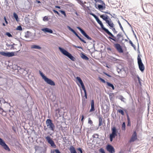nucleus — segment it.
<instances>
[{
	"label": "nucleus",
	"mask_w": 153,
	"mask_h": 153,
	"mask_svg": "<svg viewBox=\"0 0 153 153\" xmlns=\"http://www.w3.org/2000/svg\"><path fill=\"white\" fill-rule=\"evenodd\" d=\"M59 49L63 54L67 56L72 61H75V58L66 50L60 47H59Z\"/></svg>",
	"instance_id": "f257e3e1"
},
{
	"label": "nucleus",
	"mask_w": 153,
	"mask_h": 153,
	"mask_svg": "<svg viewBox=\"0 0 153 153\" xmlns=\"http://www.w3.org/2000/svg\"><path fill=\"white\" fill-rule=\"evenodd\" d=\"M39 74L42 79L47 84L51 85L54 86L55 85V82L51 79L48 78L46 76H45L43 73L39 71Z\"/></svg>",
	"instance_id": "f03ea898"
},
{
	"label": "nucleus",
	"mask_w": 153,
	"mask_h": 153,
	"mask_svg": "<svg viewBox=\"0 0 153 153\" xmlns=\"http://www.w3.org/2000/svg\"><path fill=\"white\" fill-rule=\"evenodd\" d=\"M46 124L48 128L51 130L54 131L55 129V126L50 119H48L46 120Z\"/></svg>",
	"instance_id": "7ed1b4c3"
},
{
	"label": "nucleus",
	"mask_w": 153,
	"mask_h": 153,
	"mask_svg": "<svg viewBox=\"0 0 153 153\" xmlns=\"http://www.w3.org/2000/svg\"><path fill=\"white\" fill-rule=\"evenodd\" d=\"M137 63L140 70L142 72L144 70L145 67L143 64L141 58L140 57L139 55H138L137 58Z\"/></svg>",
	"instance_id": "20e7f679"
},
{
	"label": "nucleus",
	"mask_w": 153,
	"mask_h": 153,
	"mask_svg": "<svg viewBox=\"0 0 153 153\" xmlns=\"http://www.w3.org/2000/svg\"><path fill=\"white\" fill-rule=\"evenodd\" d=\"M0 54L4 56L11 57L15 56L14 52H8L6 51L0 52Z\"/></svg>",
	"instance_id": "39448f33"
},
{
	"label": "nucleus",
	"mask_w": 153,
	"mask_h": 153,
	"mask_svg": "<svg viewBox=\"0 0 153 153\" xmlns=\"http://www.w3.org/2000/svg\"><path fill=\"white\" fill-rule=\"evenodd\" d=\"M0 145H1L5 150L10 151V150L8 146L5 143L4 141L1 138H0Z\"/></svg>",
	"instance_id": "423d86ee"
},
{
	"label": "nucleus",
	"mask_w": 153,
	"mask_h": 153,
	"mask_svg": "<svg viewBox=\"0 0 153 153\" xmlns=\"http://www.w3.org/2000/svg\"><path fill=\"white\" fill-rule=\"evenodd\" d=\"M67 27L69 29V30L71 31L72 32H73L76 35V36L81 41L85 43H86V42L85 41H84L83 39L81 38L73 29L71 27H70L69 26H67Z\"/></svg>",
	"instance_id": "0eeeda50"
},
{
	"label": "nucleus",
	"mask_w": 153,
	"mask_h": 153,
	"mask_svg": "<svg viewBox=\"0 0 153 153\" xmlns=\"http://www.w3.org/2000/svg\"><path fill=\"white\" fill-rule=\"evenodd\" d=\"M105 32L107 33L109 35L112 37H111L110 36L108 37V38L109 39H111L116 42H118V39H116V37L115 36H114L113 35V34L108 30V29L106 30V31H105Z\"/></svg>",
	"instance_id": "6e6552de"
},
{
	"label": "nucleus",
	"mask_w": 153,
	"mask_h": 153,
	"mask_svg": "<svg viewBox=\"0 0 153 153\" xmlns=\"http://www.w3.org/2000/svg\"><path fill=\"white\" fill-rule=\"evenodd\" d=\"M45 138L47 140L48 143L51 145V146L54 148H56V146L55 145L54 142L49 136L46 137Z\"/></svg>",
	"instance_id": "1a4fd4ad"
},
{
	"label": "nucleus",
	"mask_w": 153,
	"mask_h": 153,
	"mask_svg": "<svg viewBox=\"0 0 153 153\" xmlns=\"http://www.w3.org/2000/svg\"><path fill=\"white\" fill-rule=\"evenodd\" d=\"M106 149L110 153H114L115 152L114 148L110 145H108L106 147Z\"/></svg>",
	"instance_id": "9d476101"
},
{
	"label": "nucleus",
	"mask_w": 153,
	"mask_h": 153,
	"mask_svg": "<svg viewBox=\"0 0 153 153\" xmlns=\"http://www.w3.org/2000/svg\"><path fill=\"white\" fill-rule=\"evenodd\" d=\"M114 47L117 50V51L120 53L123 52V51L121 46L119 44H114Z\"/></svg>",
	"instance_id": "9b49d317"
},
{
	"label": "nucleus",
	"mask_w": 153,
	"mask_h": 153,
	"mask_svg": "<svg viewBox=\"0 0 153 153\" xmlns=\"http://www.w3.org/2000/svg\"><path fill=\"white\" fill-rule=\"evenodd\" d=\"M117 70L118 74H121L122 72L124 71V69L120 64H119L116 67Z\"/></svg>",
	"instance_id": "f8f14e48"
},
{
	"label": "nucleus",
	"mask_w": 153,
	"mask_h": 153,
	"mask_svg": "<svg viewBox=\"0 0 153 153\" xmlns=\"http://www.w3.org/2000/svg\"><path fill=\"white\" fill-rule=\"evenodd\" d=\"M96 20L97 23L100 25L101 28L102 30L105 31L106 30L108 29L104 26V25L102 22L100 20L98 17L97 18Z\"/></svg>",
	"instance_id": "ddd939ff"
},
{
	"label": "nucleus",
	"mask_w": 153,
	"mask_h": 153,
	"mask_svg": "<svg viewBox=\"0 0 153 153\" xmlns=\"http://www.w3.org/2000/svg\"><path fill=\"white\" fill-rule=\"evenodd\" d=\"M137 137L136 132L135 131H134L131 138L129 140V142L131 143V142H134L137 139Z\"/></svg>",
	"instance_id": "4468645a"
},
{
	"label": "nucleus",
	"mask_w": 153,
	"mask_h": 153,
	"mask_svg": "<svg viewBox=\"0 0 153 153\" xmlns=\"http://www.w3.org/2000/svg\"><path fill=\"white\" fill-rule=\"evenodd\" d=\"M41 30L45 33H53V30L48 27L42 28L41 29Z\"/></svg>",
	"instance_id": "2eb2a0df"
},
{
	"label": "nucleus",
	"mask_w": 153,
	"mask_h": 153,
	"mask_svg": "<svg viewBox=\"0 0 153 153\" xmlns=\"http://www.w3.org/2000/svg\"><path fill=\"white\" fill-rule=\"evenodd\" d=\"M76 78L81 85L82 88H85V87L84 86V84L80 78L79 76H77L76 77Z\"/></svg>",
	"instance_id": "dca6fc26"
},
{
	"label": "nucleus",
	"mask_w": 153,
	"mask_h": 153,
	"mask_svg": "<svg viewBox=\"0 0 153 153\" xmlns=\"http://www.w3.org/2000/svg\"><path fill=\"white\" fill-rule=\"evenodd\" d=\"M94 100H92L91 101V108L90 110V112H92L94 111Z\"/></svg>",
	"instance_id": "f3484780"
},
{
	"label": "nucleus",
	"mask_w": 153,
	"mask_h": 153,
	"mask_svg": "<svg viewBox=\"0 0 153 153\" xmlns=\"http://www.w3.org/2000/svg\"><path fill=\"white\" fill-rule=\"evenodd\" d=\"M106 22L108 25L110 27H114V24L111 19L109 20H108Z\"/></svg>",
	"instance_id": "a211bd4d"
},
{
	"label": "nucleus",
	"mask_w": 153,
	"mask_h": 153,
	"mask_svg": "<svg viewBox=\"0 0 153 153\" xmlns=\"http://www.w3.org/2000/svg\"><path fill=\"white\" fill-rule=\"evenodd\" d=\"M100 17L105 22L108 20V16L107 15L105 16V15L103 14L100 15Z\"/></svg>",
	"instance_id": "6ab92c4d"
},
{
	"label": "nucleus",
	"mask_w": 153,
	"mask_h": 153,
	"mask_svg": "<svg viewBox=\"0 0 153 153\" xmlns=\"http://www.w3.org/2000/svg\"><path fill=\"white\" fill-rule=\"evenodd\" d=\"M80 56L81 57L84 59L86 60H89V58L83 53H81Z\"/></svg>",
	"instance_id": "aec40b11"
},
{
	"label": "nucleus",
	"mask_w": 153,
	"mask_h": 153,
	"mask_svg": "<svg viewBox=\"0 0 153 153\" xmlns=\"http://www.w3.org/2000/svg\"><path fill=\"white\" fill-rule=\"evenodd\" d=\"M109 59L110 60H111L114 62H118L119 61H120V59H117L112 56H110Z\"/></svg>",
	"instance_id": "412c9836"
},
{
	"label": "nucleus",
	"mask_w": 153,
	"mask_h": 153,
	"mask_svg": "<svg viewBox=\"0 0 153 153\" xmlns=\"http://www.w3.org/2000/svg\"><path fill=\"white\" fill-rule=\"evenodd\" d=\"M81 32L82 34L85 36L87 34L80 27H76Z\"/></svg>",
	"instance_id": "4be33fe9"
},
{
	"label": "nucleus",
	"mask_w": 153,
	"mask_h": 153,
	"mask_svg": "<svg viewBox=\"0 0 153 153\" xmlns=\"http://www.w3.org/2000/svg\"><path fill=\"white\" fill-rule=\"evenodd\" d=\"M31 48L32 49H37L39 50L41 49V47L38 45H32L31 46Z\"/></svg>",
	"instance_id": "5701e85b"
},
{
	"label": "nucleus",
	"mask_w": 153,
	"mask_h": 153,
	"mask_svg": "<svg viewBox=\"0 0 153 153\" xmlns=\"http://www.w3.org/2000/svg\"><path fill=\"white\" fill-rule=\"evenodd\" d=\"M99 119V126H100L102 125V118L100 116L98 117Z\"/></svg>",
	"instance_id": "b1692460"
},
{
	"label": "nucleus",
	"mask_w": 153,
	"mask_h": 153,
	"mask_svg": "<svg viewBox=\"0 0 153 153\" xmlns=\"http://www.w3.org/2000/svg\"><path fill=\"white\" fill-rule=\"evenodd\" d=\"M69 150L71 153H77L74 148L73 146L70 147Z\"/></svg>",
	"instance_id": "393cba45"
},
{
	"label": "nucleus",
	"mask_w": 153,
	"mask_h": 153,
	"mask_svg": "<svg viewBox=\"0 0 153 153\" xmlns=\"http://www.w3.org/2000/svg\"><path fill=\"white\" fill-rule=\"evenodd\" d=\"M111 133L117 135V131L115 127H114L111 129Z\"/></svg>",
	"instance_id": "a878e982"
},
{
	"label": "nucleus",
	"mask_w": 153,
	"mask_h": 153,
	"mask_svg": "<svg viewBox=\"0 0 153 153\" xmlns=\"http://www.w3.org/2000/svg\"><path fill=\"white\" fill-rule=\"evenodd\" d=\"M31 36V33L28 31L27 32L25 33V36L26 38H28Z\"/></svg>",
	"instance_id": "bb28decb"
},
{
	"label": "nucleus",
	"mask_w": 153,
	"mask_h": 153,
	"mask_svg": "<svg viewBox=\"0 0 153 153\" xmlns=\"http://www.w3.org/2000/svg\"><path fill=\"white\" fill-rule=\"evenodd\" d=\"M13 17L16 19L17 22H18L19 21V18L17 14L15 13H13Z\"/></svg>",
	"instance_id": "cd10ccee"
},
{
	"label": "nucleus",
	"mask_w": 153,
	"mask_h": 153,
	"mask_svg": "<svg viewBox=\"0 0 153 153\" xmlns=\"http://www.w3.org/2000/svg\"><path fill=\"white\" fill-rule=\"evenodd\" d=\"M106 83L107 85L109 87H111L113 90L114 89V87L113 84L108 82H106Z\"/></svg>",
	"instance_id": "c85d7f7f"
},
{
	"label": "nucleus",
	"mask_w": 153,
	"mask_h": 153,
	"mask_svg": "<svg viewBox=\"0 0 153 153\" xmlns=\"http://www.w3.org/2000/svg\"><path fill=\"white\" fill-rule=\"evenodd\" d=\"M118 98L119 99L121 100L122 101L125 102V98L121 95L118 96Z\"/></svg>",
	"instance_id": "c756f323"
},
{
	"label": "nucleus",
	"mask_w": 153,
	"mask_h": 153,
	"mask_svg": "<svg viewBox=\"0 0 153 153\" xmlns=\"http://www.w3.org/2000/svg\"><path fill=\"white\" fill-rule=\"evenodd\" d=\"M76 1L79 4L82 6H84V3L82 1H81V0H76Z\"/></svg>",
	"instance_id": "7c9ffc66"
},
{
	"label": "nucleus",
	"mask_w": 153,
	"mask_h": 153,
	"mask_svg": "<svg viewBox=\"0 0 153 153\" xmlns=\"http://www.w3.org/2000/svg\"><path fill=\"white\" fill-rule=\"evenodd\" d=\"M129 43L131 45V46L134 48V49L135 50H136V46L133 44L131 40H130L129 41Z\"/></svg>",
	"instance_id": "2f4dec72"
},
{
	"label": "nucleus",
	"mask_w": 153,
	"mask_h": 153,
	"mask_svg": "<svg viewBox=\"0 0 153 153\" xmlns=\"http://www.w3.org/2000/svg\"><path fill=\"white\" fill-rule=\"evenodd\" d=\"M85 37L88 39L89 40H92L93 42H95V41L94 40H93L90 37H89V36L87 34L85 36Z\"/></svg>",
	"instance_id": "473e14b6"
},
{
	"label": "nucleus",
	"mask_w": 153,
	"mask_h": 153,
	"mask_svg": "<svg viewBox=\"0 0 153 153\" xmlns=\"http://www.w3.org/2000/svg\"><path fill=\"white\" fill-rule=\"evenodd\" d=\"M82 90H83L84 93H85V97L86 99H87V96L86 91L85 88H82Z\"/></svg>",
	"instance_id": "72a5a7b5"
},
{
	"label": "nucleus",
	"mask_w": 153,
	"mask_h": 153,
	"mask_svg": "<svg viewBox=\"0 0 153 153\" xmlns=\"http://www.w3.org/2000/svg\"><path fill=\"white\" fill-rule=\"evenodd\" d=\"M118 23L119 25V26L120 27V29L123 31L125 33V32L123 30V27H122V26L119 20L118 21Z\"/></svg>",
	"instance_id": "f704fd0d"
},
{
	"label": "nucleus",
	"mask_w": 153,
	"mask_h": 153,
	"mask_svg": "<svg viewBox=\"0 0 153 153\" xmlns=\"http://www.w3.org/2000/svg\"><path fill=\"white\" fill-rule=\"evenodd\" d=\"M117 111L119 113H120L122 115H124V113L123 110L122 109H118Z\"/></svg>",
	"instance_id": "c9c22d12"
},
{
	"label": "nucleus",
	"mask_w": 153,
	"mask_h": 153,
	"mask_svg": "<svg viewBox=\"0 0 153 153\" xmlns=\"http://www.w3.org/2000/svg\"><path fill=\"white\" fill-rule=\"evenodd\" d=\"M126 124L125 122H123L122 125V128L123 130H125Z\"/></svg>",
	"instance_id": "e433bc0d"
},
{
	"label": "nucleus",
	"mask_w": 153,
	"mask_h": 153,
	"mask_svg": "<svg viewBox=\"0 0 153 153\" xmlns=\"http://www.w3.org/2000/svg\"><path fill=\"white\" fill-rule=\"evenodd\" d=\"M16 30L19 31H22V27L21 26H18L16 28Z\"/></svg>",
	"instance_id": "4c0bfd02"
},
{
	"label": "nucleus",
	"mask_w": 153,
	"mask_h": 153,
	"mask_svg": "<svg viewBox=\"0 0 153 153\" xmlns=\"http://www.w3.org/2000/svg\"><path fill=\"white\" fill-rule=\"evenodd\" d=\"M117 135L111 133L110 134L109 137L114 138L115 137V136Z\"/></svg>",
	"instance_id": "58836bf2"
},
{
	"label": "nucleus",
	"mask_w": 153,
	"mask_h": 153,
	"mask_svg": "<svg viewBox=\"0 0 153 153\" xmlns=\"http://www.w3.org/2000/svg\"><path fill=\"white\" fill-rule=\"evenodd\" d=\"M59 12H60L63 15L65 16H66V15L65 13V11L63 10H59Z\"/></svg>",
	"instance_id": "ea45409f"
},
{
	"label": "nucleus",
	"mask_w": 153,
	"mask_h": 153,
	"mask_svg": "<svg viewBox=\"0 0 153 153\" xmlns=\"http://www.w3.org/2000/svg\"><path fill=\"white\" fill-rule=\"evenodd\" d=\"M39 149L41 151L40 153H44L45 152V150L42 148L40 147Z\"/></svg>",
	"instance_id": "a19ab883"
},
{
	"label": "nucleus",
	"mask_w": 153,
	"mask_h": 153,
	"mask_svg": "<svg viewBox=\"0 0 153 153\" xmlns=\"http://www.w3.org/2000/svg\"><path fill=\"white\" fill-rule=\"evenodd\" d=\"M98 7L100 10H101L103 9V6L101 4H99L98 5Z\"/></svg>",
	"instance_id": "79ce46f5"
},
{
	"label": "nucleus",
	"mask_w": 153,
	"mask_h": 153,
	"mask_svg": "<svg viewBox=\"0 0 153 153\" xmlns=\"http://www.w3.org/2000/svg\"><path fill=\"white\" fill-rule=\"evenodd\" d=\"M121 34L120 33H118L117 35V39H118V41H119V39L122 36Z\"/></svg>",
	"instance_id": "37998d69"
},
{
	"label": "nucleus",
	"mask_w": 153,
	"mask_h": 153,
	"mask_svg": "<svg viewBox=\"0 0 153 153\" xmlns=\"http://www.w3.org/2000/svg\"><path fill=\"white\" fill-rule=\"evenodd\" d=\"M43 20L44 21H47L48 20V18L47 16H45L44 17Z\"/></svg>",
	"instance_id": "c03bdc74"
},
{
	"label": "nucleus",
	"mask_w": 153,
	"mask_h": 153,
	"mask_svg": "<svg viewBox=\"0 0 153 153\" xmlns=\"http://www.w3.org/2000/svg\"><path fill=\"white\" fill-rule=\"evenodd\" d=\"M6 35L9 37H12V36L9 32H7L6 33Z\"/></svg>",
	"instance_id": "a18cd8bd"
},
{
	"label": "nucleus",
	"mask_w": 153,
	"mask_h": 153,
	"mask_svg": "<svg viewBox=\"0 0 153 153\" xmlns=\"http://www.w3.org/2000/svg\"><path fill=\"white\" fill-rule=\"evenodd\" d=\"M91 14L94 17V18L95 19H96L97 18H98L97 16L96 15L94 14L93 13H91Z\"/></svg>",
	"instance_id": "49530a36"
},
{
	"label": "nucleus",
	"mask_w": 153,
	"mask_h": 153,
	"mask_svg": "<svg viewBox=\"0 0 153 153\" xmlns=\"http://www.w3.org/2000/svg\"><path fill=\"white\" fill-rule=\"evenodd\" d=\"M100 152L101 153H105L104 149L102 148H101L100 149Z\"/></svg>",
	"instance_id": "de8ad7c7"
},
{
	"label": "nucleus",
	"mask_w": 153,
	"mask_h": 153,
	"mask_svg": "<svg viewBox=\"0 0 153 153\" xmlns=\"http://www.w3.org/2000/svg\"><path fill=\"white\" fill-rule=\"evenodd\" d=\"M99 79L100 80H101V82H103V83H105L106 82H106H105V80L104 79H102V78H101L100 77H99Z\"/></svg>",
	"instance_id": "09e8293b"
},
{
	"label": "nucleus",
	"mask_w": 153,
	"mask_h": 153,
	"mask_svg": "<svg viewBox=\"0 0 153 153\" xmlns=\"http://www.w3.org/2000/svg\"><path fill=\"white\" fill-rule=\"evenodd\" d=\"M53 11L55 13H56L58 15H60L59 13L56 10H55L53 9Z\"/></svg>",
	"instance_id": "8fccbe9b"
},
{
	"label": "nucleus",
	"mask_w": 153,
	"mask_h": 153,
	"mask_svg": "<svg viewBox=\"0 0 153 153\" xmlns=\"http://www.w3.org/2000/svg\"><path fill=\"white\" fill-rule=\"evenodd\" d=\"M77 149L80 152V153H83L82 148H79Z\"/></svg>",
	"instance_id": "3c124183"
},
{
	"label": "nucleus",
	"mask_w": 153,
	"mask_h": 153,
	"mask_svg": "<svg viewBox=\"0 0 153 153\" xmlns=\"http://www.w3.org/2000/svg\"><path fill=\"white\" fill-rule=\"evenodd\" d=\"M93 122L92 120H91L90 119V118H88V123L90 124H92Z\"/></svg>",
	"instance_id": "603ef678"
},
{
	"label": "nucleus",
	"mask_w": 153,
	"mask_h": 153,
	"mask_svg": "<svg viewBox=\"0 0 153 153\" xmlns=\"http://www.w3.org/2000/svg\"><path fill=\"white\" fill-rule=\"evenodd\" d=\"M137 78L138 79V80L139 83L141 85V82H140V80H141L140 79V77L138 76H137Z\"/></svg>",
	"instance_id": "864d4df0"
},
{
	"label": "nucleus",
	"mask_w": 153,
	"mask_h": 153,
	"mask_svg": "<svg viewBox=\"0 0 153 153\" xmlns=\"http://www.w3.org/2000/svg\"><path fill=\"white\" fill-rule=\"evenodd\" d=\"M93 137L96 138H98V135L97 134H95L93 135Z\"/></svg>",
	"instance_id": "5fc2aeb1"
},
{
	"label": "nucleus",
	"mask_w": 153,
	"mask_h": 153,
	"mask_svg": "<svg viewBox=\"0 0 153 153\" xmlns=\"http://www.w3.org/2000/svg\"><path fill=\"white\" fill-rule=\"evenodd\" d=\"M72 46L75 48H77L79 49H82V48L81 46H77L74 45H73Z\"/></svg>",
	"instance_id": "6e6d98bb"
},
{
	"label": "nucleus",
	"mask_w": 153,
	"mask_h": 153,
	"mask_svg": "<svg viewBox=\"0 0 153 153\" xmlns=\"http://www.w3.org/2000/svg\"><path fill=\"white\" fill-rule=\"evenodd\" d=\"M55 152H56V153H61L60 151L58 149H55Z\"/></svg>",
	"instance_id": "4d7b16f0"
},
{
	"label": "nucleus",
	"mask_w": 153,
	"mask_h": 153,
	"mask_svg": "<svg viewBox=\"0 0 153 153\" xmlns=\"http://www.w3.org/2000/svg\"><path fill=\"white\" fill-rule=\"evenodd\" d=\"M113 28L112 29L113 31L114 32V33H117V31L116 30L115 28H113Z\"/></svg>",
	"instance_id": "13d9d810"
},
{
	"label": "nucleus",
	"mask_w": 153,
	"mask_h": 153,
	"mask_svg": "<svg viewBox=\"0 0 153 153\" xmlns=\"http://www.w3.org/2000/svg\"><path fill=\"white\" fill-rule=\"evenodd\" d=\"M99 2L101 3H102L105 5V4L104 3V2L103 1L101 0H99Z\"/></svg>",
	"instance_id": "bf43d9fd"
},
{
	"label": "nucleus",
	"mask_w": 153,
	"mask_h": 153,
	"mask_svg": "<svg viewBox=\"0 0 153 153\" xmlns=\"http://www.w3.org/2000/svg\"><path fill=\"white\" fill-rule=\"evenodd\" d=\"M4 19L5 21V23L7 24H8V22L7 21L6 19V17H4Z\"/></svg>",
	"instance_id": "052dcab7"
},
{
	"label": "nucleus",
	"mask_w": 153,
	"mask_h": 153,
	"mask_svg": "<svg viewBox=\"0 0 153 153\" xmlns=\"http://www.w3.org/2000/svg\"><path fill=\"white\" fill-rule=\"evenodd\" d=\"M84 119V116L83 115H82V118H81V120L82 122H83V121Z\"/></svg>",
	"instance_id": "680f3d73"
},
{
	"label": "nucleus",
	"mask_w": 153,
	"mask_h": 153,
	"mask_svg": "<svg viewBox=\"0 0 153 153\" xmlns=\"http://www.w3.org/2000/svg\"><path fill=\"white\" fill-rule=\"evenodd\" d=\"M127 120L128 122H130L129 117L128 115H127Z\"/></svg>",
	"instance_id": "e2e57ef3"
},
{
	"label": "nucleus",
	"mask_w": 153,
	"mask_h": 153,
	"mask_svg": "<svg viewBox=\"0 0 153 153\" xmlns=\"http://www.w3.org/2000/svg\"><path fill=\"white\" fill-rule=\"evenodd\" d=\"M103 12L106 14H110V15H111V16H112V15L111 14L109 13H108V12H106V11H105V12Z\"/></svg>",
	"instance_id": "0e129e2a"
},
{
	"label": "nucleus",
	"mask_w": 153,
	"mask_h": 153,
	"mask_svg": "<svg viewBox=\"0 0 153 153\" xmlns=\"http://www.w3.org/2000/svg\"><path fill=\"white\" fill-rule=\"evenodd\" d=\"M127 126H131V122H128V124H127Z\"/></svg>",
	"instance_id": "69168bd1"
},
{
	"label": "nucleus",
	"mask_w": 153,
	"mask_h": 153,
	"mask_svg": "<svg viewBox=\"0 0 153 153\" xmlns=\"http://www.w3.org/2000/svg\"><path fill=\"white\" fill-rule=\"evenodd\" d=\"M105 74L106 75H107V76H108V77H111V76L110 75H109V74H107V73H105Z\"/></svg>",
	"instance_id": "338daca9"
},
{
	"label": "nucleus",
	"mask_w": 153,
	"mask_h": 153,
	"mask_svg": "<svg viewBox=\"0 0 153 153\" xmlns=\"http://www.w3.org/2000/svg\"><path fill=\"white\" fill-rule=\"evenodd\" d=\"M55 7L56 8H58V9H60L61 8L59 6H55Z\"/></svg>",
	"instance_id": "774afa93"
}]
</instances>
